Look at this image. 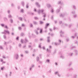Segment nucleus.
<instances>
[{"label": "nucleus", "mask_w": 78, "mask_h": 78, "mask_svg": "<svg viewBox=\"0 0 78 78\" xmlns=\"http://www.w3.org/2000/svg\"><path fill=\"white\" fill-rule=\"evenodd\" d=\"M72 64V62H70L69 64V66H71Z\"/></svg>", "instance_id": "obj_48"}, {"label": "nucleus", "mask_w": 78, "mask_h": 78, "mask_svg": "<svg viewBox=\"0 0 78 78\" xmlns=\"http://www.w3.org/2000/svg\"><path fill=\"white\" fill-rule=\"evenodd\" d=\"M18 45L20 48H21V47H22V44H21L20 43Z\"/></svg>", "instance_id": "obj_39"}, {"label": "nucleus", "mask_w": 78, "mask_h": 78, "mask_svg": "<svg viewBox=\"0 0 78 78\" xmlns=\"http://www.w3.org/2000/svg\"><path fill=\"white\" fill-rule=\"evenodd\" d=\"M47 57H49L50 56V54H48L47 55H46Z\"/></svg>", "instance_id": "obj_61"}, {"label": "nucleus", "mask_w": 78, "mask_h": 78, "mask_svg": "<svg viewBox=\"0 0 78 78\" xmlns=\"http://www.w3.org/2000/svg\"><path fill=\"white\" fill-rule=\"evenodd\" d=\"M59 24H62V21H59Z\"/></svg>", "instance_id": "obj_52"}, {"label": "nucleus", "mask_w": 78, "mask_h": 78, "mask_svg": "<svg viewBox=\"0 0 78 78\" xmlns=\"http://www.w3.org/2000/svg\"><path fill=\"white\" fill-rule=\"evenodd\" d=\"M72 26V24H70L69 25V28H70Z\"/></svg>", "instance_id": "obj_56"}, {"label": "nucleus", "mask_w": 78, "mask_h": 78, "mask_svg": "<svg viewBox=\"0 0 78 78\" xmlns=\"http://www.w3.org/2000/svg\"><path fill=\"white\" fill-rule=\"evenodd\" d=\"M46 62H47L48 63H49L50 62V60L49 59H48L46 60Z\"/></svg>", "instance_id": "obj_27"}, {"label": "nucleus", "mask_w": 78, "mask_h": 78, "mask_svg": "<svg viewBox=\"0 0 78 78\" xmlns=\"http://www.w3.org/2000/svg\"><path fill=\"white\" fill-rule=\"evenodd\" d=\"M34 65L32 64L31 66H30L29 68V70L30 71H31V69H32L33 68H34Z\"/></svg>", "instance_id": "obj_5"}, {"label": "nucleus", "mask_w": 78, "mask_h": 78, "mask_svg": "<svg viewBox=\"0 0 78 78\" xmlns=\"http://www.w3.org/2000/svg\"><path fill=\"white\" fill-rule=\"evenodd\" d=\"M73 78H77V75L76 74H75L73 76Z\"/></svg>", "instance_id": "obj_23"}, {"label": "nucleus", "mask_w": 78, "mask_h": 78, "mask_svg": "<svg viewBox=\"0 0 78 78\" xmlns=\"http://www.w3.org/2000/svg\"><path fill=\"white\" fill-rule=\"evenodd\" d=\"M60 58H62V59H64L65 58V57L62 55V53H60Z\"/></svg>", "instance_id": "obj_13"}, {"label": "nucleus", "mask_w": 78, "mask_h": 78, "mask_svg": "<svg viewBox=\"0 0 78 78\" xmlns=\"http://www.w3.org/2000/svg\"><path fill=\"white\" fill-rule=\"evenodd\" d=\"M9 44V42H6V41H4V44L5 45H7V44Z\"/></svg>", "instance_id": "obj_26"}, {"label": "nucleus", "mask_w": 78, "mask_h": 78, "mask_svg": "<svg viewBox=\"0 0 78 78\" xmlns=\"http://www.w3.org/2000/svg\"><path fill=\"white\" fill-rule=\"evenodd\" d=\"M40 58H42V55L40 54L39 55Z\"/></svg>", "instance_id": "obj_49"}, {"label": "nucleus", "mask_w": 78, "mask_h": 78, "mask_svg": "<svg viewBox=\"0 0 78 78\" xmlns=\"http://www.w3.org/2000/svg\"><path fill=\"white\" fill-rule=\"evenodd\" d=\"M70 75H71L70 74H67L66 75V76L69 77V76H70Z\"/></svg>", "instance_id": "obj_45"}, {"label": "nucleus", "mask_w": 78, "mask_h": 78, "mask_svg": "<svg viewBox=\"0 0 78 78\" xmlns=\"http://www.w3.org/2000/svg\"><path fill=\"white\" fill-rule=\"evenodd\" d=\"M59 12V9H58L56 10V13H58V12Z\"/></svg>", "instance_id": "obj_32"}, {"label": "nucleus", "mask_w": 78, "mask_h": 78, "mask_svg": "<svg viewBox=\"0 0 78 78\" xmlns=\"http://www.w3.org/2000/svg\"><path fill=\"white\" fill-rule=\"evenodd\" d=\"M30 27H33V25L32 23H30Z\"/></svg>", "instance_id": "obj_58"}, {"label": "nucleus", "mask_w": 78, "mask_h": 78, "mask_svg": "<svg viewBox=\"0 0 78 78\" xmlns=\"http://www.w3.org/2000/svg\"><path fill=\"white\" fill-rule=\"evenodd\" d=\"M19 19H20V20H21V21H22V18L20 17H19Z\"/></svg>", "instance_id": "obj_43"}, {"label": "nucleus", "mask_w": 78, "mask_h": 78, "mask_svg": "<svg viewBox=\"0 0 78 78\" xmlns=\"http://www.w3.org/2000/svg\"><path fill=\"white\" fill-rule=\"evenodd\" d=\"M1 26L2 27H5V24H1Z\"/></svg>", "instance_id": "obj_38"}, {"label": "nucleus", "mask_w": 78, "mask_h": 78, "mask_svg": "<svg viewBox=\"0 0 78 78\" xmlns=\"http://www.w3.org/2000/svg\"><path fill=\"white\" fill-rule=\"evenodd\" d=\"M21 4L22 6H24V5H25V3L23 1H22L21 3Z\"/></svg>", "instance_id": "obj_24"}, {"label": "nucleus", "mask_w": 78, "mask_h": 78, "mask_svg": "<svg viewBox=\"0 0 78 78\" xmlns=\"http://www.w3.org/2000/svg\"><path fill=\"white\" fill-rule=\"evenodd\" d=\"M40 24H42V23H44V22H43L42 21H40Z\"/></svg>", "instance_id": "obj_64"}, {"label": "nucleus", "mask_w": 78, "mask_h": 78, "mask_svg": "<svg viewBox=\"0 0 78 78\" xmlns=\"http://www.w3.org/2000/svg\"><path fill=\"white\" fill-rule=\"evenodd\" d=\"M39 48H41V44L40 43V44H39Z\"/></svg>", "instance_id": "obj_47"}, {"label": "nucleus", "mask_w": 78, "mask_h": 78, "mask_svg": "<svg viewBox=\"0 0 78 78\" xmlns=\"http://www.w3.org/2000/svg\"><path fill=\"white\" fill-rule=\"evenodd\" d=\"M75 43L76 44H78V41H77L76 40L75 41Z\"/></svg>", "instance_id": "obj_44"}, {"label": "nucleus", "mask_w": 78, "mask_h": 78, "mask_svg": "<svg viewBox=\"0 0 78 78\" xmlns=\"http://www.w3.org/2000/svg\"><path fill=\"white\" fill-rule=\"evenodd\" d=\"M26 8H28V3H27L26 5Z\"/></svg>", "instance_id": "obj_60"}, {"label": "nucleus", "mask_w": 78, "mask_h": 78, "mask_svg": "<svg viewBox=\"0 0 78 78\" xmlns=\"http://www.w3.org/2000/svg\"><path fill=\"white\" fill-rule=\"evenodd\" d=\"M74 53H75V55H76V56H77L78 55V50L76 49L74 50Z\"/></svg>", "instance_id": "obj_6"}, {"label": "nucleus", "mask_w": 78, "mask_h": 78, "mask_svg": "<svg viewBox=\"0 0 78 78\" xmlns=\"http://www.w3.org/2000/svg\"><path fill=\"white\" fill-rule=\"evenodd\" d=\"M2 34H5L3 35V38L4 39H6V33H5V32H2Z\"/></svg>", "instance_id": "obj_9"}, {"label": "nucleus", "mask_w": 78, "mask_h": 78, "mask_svg": "<svg viewBox=\"0 0 78 78\" xmlns=\"http://www.w3.org/2000/svg\"><path fill=\"white\" fill-rule=\"evenodd\" d=\"M23 35H24V33H22L21 34V36H23Z\"/></svg>", "instance_id": "obj_55"}, {"label": "nucleus", "mask_w": 78, "mask_h": 78, "mask_svg": "<svg viewBox=\"0 0 78 78\" xmlns=\"http://www.w3.org/2000/svg\"><path fill=\"white\" fill-rule=\"evenodd\" d=\"M58 43H60V44H61V42H62V40H61L60 39H59L58 41Z\"/></svg>", "instance_id": "obj_28"}, {"label": "nucleus", "mask_w": 78, "mask_h": 78, "mask_svg": "<svg viewBox=\"0 0 78 78\" xmlns=\"http://www.w3.org/2000/svg\"><path fill=\"white\" fill-rule=\"evenodd\" d=\"M77 17V15L76 14H75L74 15V18H76Z\"/></svg>", "instance_id": "obj_34"}, {"label": "nucleus", "mask_w": 78, "mask_h": 78, "mask_svg": "<svg viewBox=\"0 0 78 78\" xmlns=\"http://www.w3.org/2000/svg\"><path fill=\"white\" fill-rule=\"evenodd\" d=\"M4 32H5V33H7V34H9V32L8 30H4Z\"/></svg>", "instance_id": "obj_19"}, {"label": "nucleus", "mask_w": 78, "mask_h": 78, "mask_svg": "<svg viewBox=\"0 0 78 78\" xmlns=\"http://www.w3.org/2000/svg\"><path fill=\"white\" fill-rule=\"evenodd\" d=\"M49 25H50V24H49V23H46L45 25V29H46L47 27H48Z\"/></svg>", "instance_id": "obj_15"}, {"label": "nucleus", "mask_w": 78, "mask_h": 78, "mask_svg": "<svg viewBox=\"0 0 78 78\" xmlns=\"http://www.w3.org/2000/svg\"><path fill=\"white\" fill-rule=\"evenodd\" d=\"M11 73H11V72H10V73H9V76H11Z\"/></svg>", "instance_id": "obj_59"}, {"label": "nucleus", "mask_w": 78, "mask_h": 78, "mask_svg": "<svg viewBox=\"0 0 78 78\" xmlns=\"http://www.w3.org/2000/svg\"><path fill=\"white\" fill-rule=\"evenodd\" d=\"M47 6L49 8H50V7H51V5L50 4H48L47 5Z\"/></svg>", "instance_id": "obj_36"}, {"label": "nucleus", "mask_w": 78, "mask_h": 78, "mask_svg": "<svg viewBox=\"0 0 78 78\" xmlns=\"http://www.w3.org/2000/svg\"><path fill=\"white\" fill-rule=\"evenodd\" d=\"M36 5L37 7H39V8L40 7V5H39V4L38 2H36Z\"/></svg>", "instance_id": "obj_17"}, {"label": "nucleus", "mask_w": 78, "mask_h": 78, "mask_svg": "<svg viewBox=\"0 0 78 78\" xmlns=\"http://www.w3.org/2000/svg\"><path fill=\"white\" fill-rule=\"evenodd\" d=\"M55 75H57L59 77H60V76H61V75L59 74V72H55Z\"/></svg>", "instance_id": "obj_10"}, {"label": "nucleus", "mask_w": 78, "mask_h": 78, "mask_svg": "<svg viewBox=\"0 0 78 78\" xmlns=\"http://www.w3.org/2000/svg\"><path fill=\"white\" fill-rule=\"evenodd\" d=\"M14 58L16 59H18V58H19V55L17 54H16L14 55Z\"/></svg>", "instance_id": "obj_7"}, {"label": "nucleus", "mask_w": 78, "mask_h": 78, "mask_svg": "<svg viewBox=\"0 0 78 78\" xmlns=\"http://www.w3.org/2000/svg\"><path fill=\"white\" fill-rule=\"evenodd\" d=\"M28 42V40L27 39V38H25V39L23 40V42L24 44L27 43V42Z\"/></svg>", "instance_id": "obj_14"}, {"label": "nucleus", "mask_w": 78, "mask_h": 78, "mask_svg": "<svg viewBox=\"0 0 78 78\" xmlns=\"http://www.w3.org/2000/svg\"><path fill=\"white\" fill-rule=\"evenodd\" d=\"M10 12H11V11L9 10H8L7 11V12H8V14H9V13H10Z\"/></svg>", "instance_id": "obj_62"}, {"label": "nucleus", "mask_w": 78, "mask_h": 78, "mask_svg": "<svg viewBox=\"0 0 78 78\" xmlns=\"http://www.w3.org/2000/svg\"><path fill=\"white\" fill-rule=\"evenodd\" d=\"M40 33H42V29H41L40 30Z\"/></svg>", "instance_id": "obj_54"}, {"label": "nucleus", "mask_w": 78, "mask_h": 78, "mask_svg": "<svg viewBox=\"0 0 78 78\" xmlns=\"http://www.w3.org/2000/svg\"><path fill=\"white\" fill-rule=\"evenodd\" d=\"M71 13L72 14H74V15L76 14H75L76 12H75V11H72L71 12Z\"/></svg>", "instance_id": "obj_30"}, {"label": "nucleus", "mask_w": 78, "mask_h": 78, "mask_svg": "<svg viewBox=\"0 0 78 78\" xmlns=\"http://www.w3.org/2000/svg\"><path fill=\"white\" fill-rule=\"evenodd\" d=\"M4 27H5V28H6V29H8V26H7V25H6L4 26Z\"/></svg>", "instance_id": "obj_46"}, {"label": "nucleus", "mask_w": 78, "mask_h": 78, "mask_svg": "<svg viewBox=\"0 0 78 78\" xmlns=\"http://www.w3.org/2000/svg\"><path fill=\"white\" fill-rule=\"evenodd\" d=\"M3 19H4V21H5V22H6V21H7V20H8V18H7L6 17H4V18H3Z\"/></svg>", "instance_id": "obj_20"}, {"label": "nucleus", "mask_w": 78, "mask_h": 78, "mask_svg": "<svg viewBox=\"0 0 78 78\" xmlns=\"http://www.w3.org/2000/svg\"><path fill=\"white\" fill-rule=\"evenodd\" d=\"M58 5H62V2H61V1H59L58 2Z\"/></svg>", "instance_id": "obj_18"}, {"label": "nucleus", "mask_w": 78, "mask_h": 78, "mask_svg": "<svg viewBox=\"0 0 78 78\" xmlns=\"http://www.w3.org/2000/svg\"><path fill=\"white\" fill-rule=\"evenodd\" d=\"M10 22L11 23H13V20L12 19H10Z\"/></svg>", "instance_id": "obj_31"}, {"label": "nucleus", "mask_w": 78, "mask_h": 78, "mask_svg": "<svg viewBox=\"0 0 78 78\" xmlns=\"http://www.w3.org/2000/svg\"><path fill=\"white\" fill-rule=\"evenodd\" d=\"M33 23L34 24V25H37V22L36 21H33Z\"/></svg>", "instance_id": "obj_29"}, {"label": "nucleus", "mask_w": 78, "mask_h": 78, "mask_svg": "<svg viewBox=\"0 0 78 78\" xmlns=\"http://www.w3.org/2000/svg\"><path fill=\"white\" fill-rule=\"evenodd\" d=\"M51 46H49V49H48V48L47 49V52H48V53H50V52L51 51V50H50V49H51Z\"/></svg>", "instance_id": "obj_8"}, {"label": "nucleus", "mask_w": 78, "mask_h": 78, "mask_svg": "<svg viewBox=\"0 0 78 78\" xmlns=\"http://www.w3.org/2000/svg\"><path fill=\"white\" fill-rule=\"evenodd\" d=\"M56 50L55 49L54 50V51L53 53V54H55V53H56Z\"/></svg>", "instance_id": "obj_53"}, {"label": "nucleus", "mask_w": 78, "mask_h": 78, "mask_svg": "<svg viewBox=\"0 0 78 78\" xmlns=\"http://www.w3.org/2000/svg\"><path fill=\"white\" fill-rule=\"evenodd\" d=\"M55 45H56V46L59 45H60V43H58V42H56L55 43Z\"/></svg>", "instance_id": "obj_22"}, {"label": "nucleus", "mask_w": 78, "mask_h": 78, "mask_svg": "<svg viewBox=\"0 0 78 78\" xmlns=\"http://www.w3.org/2000/svg\"><path fill=\"white\" fill-rule=\"evenodd\" d=\"M11 6H12V7H14V4L12 3V4H11Z\"/></svg>", "instance_id": "obj_40"}, {"label": "nucleus", "mask_w": 78, "mask_h": 78, "mask_svg": "<svg viewBox=\"0 0 78 78\" xmlns=\"http://www.w3.org/2000/svg\"><path fill=\"white\" fill-rule=\"evenodd\" d=\"M60 36L62 37H64V36L63 35H64V32H62V30H61L60 32Z\"/></svg>", "instance_id": "obj_1"}, {"label": "nucleus", "mask_w": 78, "mask_h": 78, "mask_svg": "<svg viewBox=\"0 0 78 78\" xmlns=\"http://www.w3.org/2000/svg\"><path fill=\"white\" fill-rule=\"evenodd\" d=\"M73 9H76V7L75 5H73Z\"/></svg>", "instance_id": "obj_21"}, {"label": "nucleus", "mask_w": 78, "mask_h": 78, "mask_svg": "<svg viewBox=\"0 0 78 78\" xmlns=\"http://www.w3.org/2000/svg\"><path fill=\"white\" fill-rule=\"evenodd\" d=\"M64 25H65V26L67 27V26H68V24H67L65 23H62V28H64Z\"/></svg>", "instance_id": "obj_12"}, {"label": "nucleus", "mask_w": 78, "mask_h": 78, "mask_svg": "<svg viewBox=\"0 0 78 78\" xmlns=\"http://www.w3.org/2000/svg\"><path fill=\"white\" fill-rule=\"evenodd\" d=\"M21 29H22V28H21V27H18V29L19 30H21Z\"/></svg>", "instance_id": "obj_57"}, {"label": "nucleus", "mask_w": 78, "mask_h": 78, "mask_svg": "<svg viewBox=\"0 0 78 78\" xmlns=\"http://www.w3.org/2000/svg\"><path fill=\"white\" fill-rule=\"evenodd\" d=\"M36 59L37 61H39V57H36Z\"/></svg>", "instance_id": "obj_35"}, {"label": "nucleus", "mask_w": 78, "mask_h": 78, "mask_svg": "<svg viewBox=\"0 0 78 78\" xmlns=\"http://www.w3.org/2000/svg\"><path fill=\"white\" fill-rule=\"evenodd\" d=\"M46 16H47V14L43 12L42 13V17H43L44 18H45Z\"/></svg>", "instance_id": "obj_11"}, {"label": "nucleus", "mask_w": 78, "mask_h": 78, "mask_svg": "<svg viewBox=\"0 0 78 78\" xmlns=\"http://www.w3.org/2000/svg\"><path fill=\"white\" fill-rule=\"evenodd\" d=\"M44 11V9H42L41 10H38V14H40V13H43V12Z\"/></svg>", "instance_id": "obj_4"}, {"label": "nucleus", "mask_w": 78, "mask_h": 78, "mask_svg": "<svg viewBox=\"0 0 78 78\" xmlns=\"http://www.w3.org/2000/svg\"><path fill=\"white\" fill-rule=\"evenodd\" d=\"M76 48V47L75 46H72V45H71L69 47V48L71 50H73V48Z\"/></svg>", "instance_id": "obj_3"}, {"label": "nucleus", "mask_w": 78, "mask_h": 78, "mask_svg": "<svg viewBox=\"0 0 78 78\" xmlns=\"http://www.w3.org/2000/svg\"><path fill=\"white\" fill-rule=\"evenodd\" d=\"M67 13L65 12L63 13V14H61L60 15V17H64V16H67Z\"/></svg>", "instance_id": "obj_2"}, {"label": "nucleus", "mask_w": 78, "mask_h": 78, "mask_svg": "<svg viewBox=\"0 0 78 78\" xmlns=\"http://www.w3.org/2000/svg\"><path fill=\"white\" fill-rule=\"evenodd\" d=\"M69 71H70V70H73V69L72 68H71L69 69Z\"/></svg>", "instance_id": "obj_33"}, {"label": "nucleus", "mask_w": 78, "mask_h": 78, "mask_svg": "<svg viewBox=\"0 0 78 78\" xmlns=\"http://www.w3.org/2000/svg\"><path fill=\"white\" fill-rule=\"evenodd\" d=\"M71 37V39H75V36H72Z\"/></svg>", "instance_id": "obj_41"}, {"label": "nucleus", "mask_w": 78, "mask_h": 78, "mask_svg": "<svg viewBox=\"0 0 78 78\" xmlns=\"http://www.w3.org/2000/svg\"><path fill=\"white\" fill-rule=\"evenodd\" d=\"M27 13H28V14H31V12H27Z\"/></svg>", "instance_id": "obj_63"}, {"label": "nucleus", "mask_w": 78, "mask_h": 78, "mask_svg": "<svg viewBox=\"0 0 78 78\" xmlns=\"http://www.w3.org/2000/svg\"><path fill=\"white\" fill-rule=\"evenodd\" d=\"M8 17L9 18H12V16L10 15H8Z\"/></svg>", "instance_id": "obj_37"}, {"label": "nucleus", "mask_w": 78, "mask_h": 78, "mask_svg": "<svg viewBox=\"0 0 78 78\" xmlns=\"http://www.w3.org/2000/svg\"><path fill=\"white\" fill-rule=\"evenodd\" d=\"M66 40L67 42H69V38H66Z\"/></svg>", "instance_id": "obj_51"}, {"label": "nucleus", "mask_w": 78, "mask_h": 78, "mask_svg": "<svg viewBox=\"0 0 78 78\" xmlns=\"http://www.w3.org/2000/svg\"><path fill=\"white\" fill-rule=\"evenodd\" d=\"M69 56H73V52H70L68 54Z\"/></svg>", "instance_id": "obj_16"}, {"label": "nucleus", "mask_w": 78, "mask_h": 78, "mask_svg": "<svg viewBox=\"0 0 78 78\" xmlns=\"http://www.w3.org/2000/svg\"><path fill=\"white\" fill-rule=\"evenodd\" d=\"M21 12L22 13H23L24 12L23 9H21Z\"/></svg>", "instance_id": "obj_50"}, {"label": "nucleus", "mask_w": 78, "mask_h": 78, "mask_svg": "<svg viewBox=\"0 0 78 78\" xmlns=\"http://www.w3.org/2000/svg\"><path fill=\"white\" fill-rule=\"evenodd\" d=\"M0 49L1 50H3V47H2V46L0 45Z\"/></svg>", "instance_id": "obj_42"}, {"label": "nucleus", "mask_w": 78, "mask_h": 78, "mask_svg": "<svg viewBox=\"0 0 78 78\" xmlns=\"http://www.w3.org/2000/svg\"><path fill=\"white\" fill-rule=\"evenodd\" d=\"M47 41L48 42H50V37H47Z\"/></svg>", "instance_id": "obj_25"}]
</instances>
